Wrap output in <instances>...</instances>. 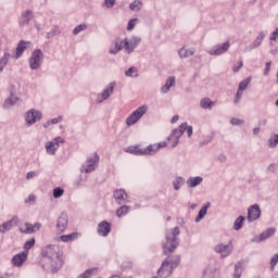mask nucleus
Listing matches in <instances>:
<instances>
[{
    "instance_id": "obj_1",
    "label": "nucleus",
    "mask_w": 278,
    "mask_h": 278,
    "mask_svg": "<svg viewBox=\"0 0 278 278\" xmlns=\"http://www.w3.org/2000/svg\"><path fill=\"white\" fill-rule=\"evenodd\" d=\"M41 255L43 257L42 268L43 270H50V273H58L62 266H64V260L62 258V251L58 245H47L42 248Z\"/></svg>"
},
{
    "instance_id": "obj_2",
    "label": "nucleus",
    "mask_w": 278,
    "mask_h": 278,
    "mask_svg": "<svg viewBox=\"0 0 278 278\" xmlns=\"http://www.w3.org/2000/svg\"><path fill=\"white\" fill-rule=\"evenodd\" d=\"M180 230L179 227H175L172 230H167L165 232L166 242L163 244V251L164 253H174L175 249L179 247V239H177V236H179Z\"/></svg>"
},
{
    "instance_id": "obj_3",
    "label": "nucleus",
    "mask_w": 278,
    "mask_h": 278,
    "mask_svg": "<svg viewBox=\"0 0 278 278\" xmlns=\"http://www.w3.org/2000/svg\"><path fill=\"white\" fill-rule=\"evenodd\" d=\"M43 62L45 53L40 49H35L28 59L30 71H38V68L42 67Z\"/></svg>"
},
{
    "instance_id": "obj_4",
    "label": "nucleus",
    "mask_w": 278,
    "mask_h": 278,
    "mask_svg": "<svg viewBox=\"0 0 278 278\" xmlns=\"http://www.w3.org/2000/svg\"><path fill=\"white\" fill-rule=\"evenodd\" d=\"M123 40V49L127 55H131L136 49L140 46L142 42V38L132 35L129 38L122 39Z\"/></svg>"
},
{
    "instance_id": "obj_5",
    "label": "nucleus",
    "mask_w": 278,
    "mask_h": 278,
    "mask_svg": "<svg viewBox=\"0 0 278 278\" xmlns=\"http://www.w3.org/2000/svg\"><path fill=\"white\" fill-rule=\"evenodd\" d=\"M186 127H188V123H182L178 126V128H175L172 131V134L167 138L170 149H175V147L179 144V138L184 136V132L186 131Z\"/></svg>"
},
{
    "instance_id": "obj_6",
    "label": "nucleus",
    "mask_w": 278,
    "mask_h": 278,
    "mask_svg": "<svg viewBox=\"0 0 278 278\" xmlns=\"http://www.w3.org/2000/svg\"><path fill=\"white\" fill-rule=\"evenodd\" d=\"M99 154L93 153L91 156L87 157L85 164L80 167V173H92L97 170L99 166Z\"/></svg>"
},
{
    "instance_id": "obj_7",
    "label": "nucleus",
    "mask_w": 278,
    "mask_h": 278,
    "mask_svg": "<svg viewBox=\"0 0 278 278\" xmlns=\"http://www.w3.org/2000/svg\"><path fill=\"white\" fill-rule=\"evenodd\" d=\"M147 110H149L147 105L139 106L126 118V125H128V127L136 125V123H138V121H140V118L147 114Z\"/></svg>"
},
{
    "instance_id": "obj_8",
    "label": "nucleus",
    "mask_w": 278,
    "mask_h": 278,
    "mask_svg": "<svg viewBox=\"0 0 278 278\" xmlns=\"http://www.w3.org/2000/svg\"><path fill=\"white\" fill-rule=\"evenodd\" d=\"M39 121H42V112L30 109L25 113L26 127H31V125H36Z\"/></svg>"
},
{
    "instance_id": "obj_9",
    "label": "nucleus",
    "mask_w": 278,
    "mask_h": 278,
    "mask_svg": "<svg viewBox=\"0 0 278 278\" xmlns=\"http://www.w3.org/2000/svg\"><path fill=\"white\" fill-rule=\"evenodd\" d=\"M114 88H116V81L110 83L100 94H98L96 102L103 103V101H108L112 94H114Z\"/></svg>"
},
{
    "instance_id": "obj_10",
    "label": "nucleus",
    "mask_w": 278,
    "mask_h": 278,
    "mask_svg": "<svg viewBox=\"0 0 278 278\" xmlns=\"http://www.w3.org/2000/svg\"><path fill=\"white\" fill-rule=\"evenodd\" d=\"M215 253H218L220 257H229L233 251V244L229 241L227 244L219 243L214 247Z\"/></svg>"
},
{
    "instance_id": "obj_11",
    "label": "nucleus",
    "mask_w": 278,
    "mask_h": 278,
    "mask_svg": "<svg viewBox=\"0 0 278 278\" xmlns=\"http://www.w3.org/2000/svg\"><path fill=\"white\" fill-rule=\"evenodd\" d=\"M31 18H34V12H31V10L27 9L23 11L18 18V25L21 29H24V27H29V23H31Z\"/></svg>"
},
{
    "instance_id": "obj_12",
    "label": "nucleus",
    "mask_w": 278,
    "mask_h": 278,
    "mask_svg": "<svg viewBox=\"0 0 278 278\" xmlns=\"http://www.w3.org/2000/svg\"><path fill=\"white\" fill-rule=\"evenodd\" d=\"M230 47H231V45L229 43V41H226L224 43H218V45L214 46L208 51V54L210 55H223L224 53H227V51H229Z\"/></svg>"
},
{
    "instance_id": "obj_13",
    "label": "nucleus",
    "mask_w": 278,
    "mask_h": 278,
    "mask_svg": "<svg viewBox=\"0 0 278 278\" xmlns=\"http://www.w3.org/2000/svg\"><path fill=\"white\" fill-rule=\"evenodd\" d=\"M262 216V210L260 204H254L248 208V222L253 223Z\"/></svg>"
},
{
    "instance_id": "obj_14",
    "label": "nucleus",
    "mask_w": 278,
    "mask_h": 278,
    "mask_svg": "<svg viewBox=\"0 0 278 278\" xmlns=\"http://www.w3.org/2000/svg\"><path fill=\"white\" fill-rule=\"evenodd\" d=\"M68 227V215L66 213H61L56 219V231L58 233H64Z\"/></svg>"
},
{
    "instance_id": "obj_15",
    "label": "nucleus",
    "mask_w": 278,
    "mask_h": 278,
    "mask_svg": "<svg viewBox=\"0 0 278 278\" xmlns=\"http://www.w3.org/2000/svg\"><path fill=\"white\" fill-rule=\"evenodd\" d=\"M173 270H175V268L170 264H168V260H165L162 263L160 269L157 270V275L159 277L167 278L170 277V275H173Z\"/></svg>"
},
{
    "instance_id": "obj_16",
    "label": "nucleus",
    "mask_w": 278,
    "mask_h": 278,
    "mask_svg": "<svg viewBox=\"0 0 278 278\" xmlns=\"http://www.w3.org/2000/svg\"><path fill=\"white\" fill-rule=\"evenodd\" d=\"M27 255H29V252L27 251H23L18 254H15L11 260V264L13 266H16V268H21V266H23V264L27 262Z\"/></svg>"
},
{
    "instance_id": "obj_17",
    "label": "nucleus",
    "mask_w": 278,
    "mask_h": 278,
    "mask_svg": "<svg viewBox=\"0 0 278 278\" xmlns=\"http://www.w3.org/2000/svg\"><path fill=\"white\" fill-rule=\"evenodd\" d=\"M266 38V33L261 31L256 39L251 43L250 46L244 48V53H249V51H253V49H257L261 47L262 42H264V39Z\"/></svg>"
},
{
    "instance_id": "obj_18",
    "label": "nucleus",
    "mask_w": 278,
    "mask_h": 278,
    "mask_svg": "<svg viewBox=\"0 0 278 278\" xmlns=\"http://www.w3.org/2000/svg\"><path fill=\"white\" fill-rule=\"evenodd\" d=\"M121 51H123V39H114L109 48V53L111 55H117Z\"/></svg>"
},
{
    "instance_id": "obj_19",
    "label": "nucleus",
    "mask_w": 278,
    "mask_h": 278,
    "mask_svg": "<svg viewBox=\"0 0 278 278\" xmlns=\"http://www.w3.org/2000/svg\"><path fill=\"white\" fill-rule=\"evenodd\" d=\"M29 45H31V42L21 40L16 46L15 54L13 55L14 60L23 58V53H25V50L27 49V47H29Z\"/></svg>"
},
{
    "instance_id": "obj_20",
    "label": "nucleus",
    "mask_w": 278,
    "mask_h": 278,
    "mask_svg": "<svg viewBox=\"0 0 278 278\" xmlns=\"http://www.w3.org/2000/svg\"><path fill=\"white\" fill-rule=\"evenodd\" d=\"M98 235L102 236L103 238L108 237L110 235V232L112 231V224H110L109 222H101L98 225Z\"/></svg>"
},
{
    "instance_id": "obj_21",
    "label": "nucleus",
    "mask_w": 278,
    "mask_h": 278,
    "mask_svg": "<svg viewBox=\"0 0 278 278\" xmlns=\"http://www.w3.org/2000/svg\"><path fill=\"white\" fill-rule=\"evenodd\" d=\"M18 225V216H13L9 222L0 225V233H5V231H10L13 227Z\"/></svg>"
},
{
    "instance_id": "obj_22",
    "label": "nucleus",
    "mask_w": 278,
    "mask_h": 278,
    "mask_svg": "<svg viewBox=\"0 0 278 278\" xmlns=\"http://www.w3.org/2000/svg\"><path fill=\"white\" fill-rule=\"evenodd\" d=\"M113 197L118 205H123V203H127V192L125 189H117L114 191Z\"/></svg>"
},
{
    "instance_id": "obj_23",
    "label": "nucleus",
    "mask_w": 278,
    "mask_h": 278,
    "mask_svg": "<svg viewBox=\"0 0 278 278\" xmlns=\"http://www.w3.org/2000/svg\"><path fill=\"white\" fill-rule=\"evenodd\" d=\"M277 229L276 228H268L267 230L263 231L258 238H254L252 242H264V240H268V238H273L275 236Z\"/></svg>"
},
{
    "instance_id": "obj_24",
    "label": "nucleus",
    "mask_w": 278,
    "mask_h": 278,
    "mask_svg": "<svg viewBox=\"0 0 278 278\" xmlns=\"http://www.w3.org/2000/svg\"><path fill=\"white\" fill-rule=\"evenodd\" d=\"M21 101V98L18 96H10L4 100L2 108L3 110H12L14 105H16Z\"/></svg>"
},
{
    "instance_id": "obj_25",
    "label": "nucleus",
    "mask_w": 278,
    "mask_h": 278,
    "mask_svg": "<svg viewBox=\"0 0 278 278\" xmlns=\"http://www.w3.org/2000/svg\"><path fill=\"white\" fill-rule=\"evenodd\" d=\"M42 227L41 223H35V224H25V229L21 230L22 233H36V231H40V228Z\"/></svg>"
},
{
    "instance_id": "obj_26",
    "label": "nucleus",
    "mask_w": 278,
    "mask_h": 278,
    "mask_svg": "<svg viewBox=\"0 0 278 278\" xmlns=\"http://www.w3.org/2000/svg\"><path fill=\"white\" fill-rule=\"evenodd\" d=\"M189 188H197V186H201L203 184V177L194 176L189 177L186 181Z\"/></svg>"
},
{
    "instance_id": "obj_27",
    "label": "nucleus",
    "mask_w": 278,
    "mask_h": 278,
    "mask_svg": "<svg viewBox=\"0 0 278 278\" xmlns=\"http://www.w3.org/2000/svg\"><path fill=\"white\" fill-rule=\"evenodd\" d=\"M10 58H12L10 51L8 49H4L3 55L0 58V73H3V70L5 68V66H8Z\"/></svg>"
},
{
    "instance_id": "obj_28",
    "label": "nucleus",
    "mask_w": 278,
    "mask_h": 278,
    "mask_svg": "<svg viewBox=\"0 0 278 278\" xmlns=\"http://www.w3.org/2000/svg\"><path fill=\"white\" fill-rule=\"evenodd\" d=\"M175 86V76H170L166 81L165 86L161 87L162 94H168L170 92V88Z\"/></svg>"
},
{
    "instance_id": "obj_29",
    "label": "nucleus",
    "mask_w": 278,
    "mask_h": 278,
    "mask_svg": "<svg viewBox=\"0 0 278 278\" xmlns=\"http://www.w3.org/2000/svg\"><path fill=\"white\" fill-rule=\"evenodd\" d=\"M211 203L206 202L202 208L199 211L198 216L195 217V223H201V220H203V218H205V214H207V210H210L211 207Z\"/></svg>"
},
{
    "instance_id": "obj_30",
    "label": "nucleus",
    "mask_w": 278,
    "mask_h": 278,
    "mask_svg": "<svg viewBox=\"0 0 278 278\" xmlns=\"http://www.w3.org/2000/svg\"><path fill=\"white\" fill-rule=\"evenodd\" d=\"M46 152L48 155H55L58 152V144H55L53 141H48L45 143Z\"/></svg>"
},
{
    "instance_id": "obj_31",
    "label": "nucleus",
    "mask_w": 278,
    "mask_h": 278,
    "mask_svg": "<svg viewBox=\"0 0 278 278\" xmlns=\"http://www.w3.org/2000/svg\"><path fill=\"white\" fill-rule=\"evenodd\" d=\"M9 93L12 97H17L16 94H18V92H21V84L14 81V83H10L9 85Z\"/></svg>"
},
{
    "instance_id": "obj_32",
    "label": "nucleus",
    "mask_w": 278,
    "mask_h": 278,
    "mask_svg": "<svg viewBox=\"0 0 278 278\" xmlns=\"http://www.w3.org/2000/svg\"><path fill=\"white\" fill-rule=\"evenodd\" d=\"M77 238H79V233L72 232L70 235L60 236L59 240H61V242H73V241L77 240Z\"/></svg>"
},
{
    "instance_id": "obj_33",
    "label": "nucleus",
    "mask_w": 278,
    "mask_h": 278,
    "mask_svg": "<svg viewBox=\"0 0 278 278\" xmlns=\"http://www.w3.org/2000/svg\"><path fill=\"white\" fill-rule=\"evenodd\" d=\"M178 55L181 60L186 58H192V55H194V49H188L184 47L178 51Z\"/></svg>"
},
{
    "instance_id": "obj_34",
    "label": "nucleus",
    "mask_w": 278,
    "mask_h": 278,
    "mask_svg": "<svg viewBox=\"0 0 278 278\" xmlns=\"http://www.w3.org/2000/svg\"><path fill=\"white\" fill-rule=\"evenodd\" d=\"M185 184H186V178H184L181 176H176V178L173 180V188L176 191L181 190V187Z\"/></svg>"
},
{
    "instance_id": "obj_35",
    "label": "nucleus",
    "mask_w": 278,
    "mask_h": 278,
    "mask_svg": "<svg viewBox=\"0 0 278 278\" xmlns=\"http://www.w3.org/2000/svg\"><path fill=\"white\" fill-rule=\"evenodd\" d=\"M126 153H131L132 155H144V150L138 146L128 147L125 149Z\"/></svg>"
},
{
    "instance_id": "obj_36",
    "label": "nucleus",
    "mask_w": 278,
    "mask_h": 278,
    "mask_svg": "<svg viewBox=\"0 0 278 278\" xmlns=\"http://www.w3.org/2000/svg\"><path fill=\"white\" fill-rule=\"evenodd\" d=\"M214 102L210 98H203L200 100V108L202 110H212Z\"/></svg>"
},
{
    "instance_id": "obj_37",
    "label": "nucleus",
    "mask_w": 278,
    "mask_h": 278,
    "mask_svg": "<svg viewBox=\"0 0 278 278\" xmlns=\"http://www.w3.org/2000/svg\"><path fill=\"white\" fill-rule=\"evenodd\" d=\"M168 264L172 266V268H177V266H179V262H181V257L179 255H173V256H168Z\"/></svg>"
},
{
    "instance_id": "obj_38",
    "label": "nucleus",
    "mask_w": 278,
    "mask_h": 278,
    "mask_svg": "<svg viewBox=\"0 0 278 278\" xmlns=\"http://www.w3.org/2000/svg\"><path fill=\"white\" fill-rule=\"evenodd\" d=\"M97 267L89 268L85 270L83 274H80L77 278H92L94 275H97Z\"/></svg>"
},
{
    "instance_id": "obj_39",
    "label": "nucleus",
    "mask_w": 278,
    "mask_h": 278,
    "mask_svg": "<svg viewBox=\"0 0 278 278\" xmlns=\"http://www.w3.org/2000/svg\"><path fill=\"white\" fill-rule=\"evenodd\" d=\"M159 151L160 150H157V144H150L143 149V155H155V153Z\"/></svg>"
},
{
    "instance_id": "obj_40",
    "label": "nucleus",
    "mask_w": 278,
    "mask_h": 278,
    "mask_svg": "<svg viewBox=\"0 0 278 278\" xmlns=\"http://www.w3.org/2000/svg\"><path fill=\"white\" fill-rule=\"evenodd\" d=\"M142 2L140 0H135L129 4V10H131V12H140V10H142Z\"/></svg>"
},
{
    "instance_id": "obj_41",
    "label": "nucleus",
    "mask_w": 278,
    "mask_h": 278,
    "mask_svg": "<svg viewBox=\"0 0 278 278\" xmlns=\"http://www.w3.org/2000/svg\"><path fill=\"white\" fill-rule=\"evenodd\" d=\"M244 216H239L235 223H233V229L235 231H240V229H242V227L244 226Z\"/></svg>"
},
{
    "instance_id": "obj_42",
    "label": "nucleus",
    "mask_w": 278,
    "mask_h": 278,
    "mask_svg": "<svg viewBox=\"0 0 278 278\" xmlns=\"http://www.w3.org/2000/svg\"><path fill=\"white\" fill-rule=\"evenodd\" d=\"M129 210H131V208L129 206H127V205L121 206L116 211V216L118 218H123V216H127V214H129Z\"/></svg>"
},
{
    "instance_id": "obj_43",
    "label": "nucleus",
    "mask_w": 278,
    "mask_h": 278,
    "mask_svg": "<svg viewBox=\"0 0 278 278\" xmlns=\"http://www.w3.org/2000/svg\"><path fill=\"white\" fill-rule=\"evenodd\" d=\"M242 262H238L236 265H235V271H233V278H240L242 277Z\"/></svg>"
},
{
    "instance_id": "obj_44",
    "label": "nucleus",
    "mask_w": 278,
    "mask_h": 278,
    "mask_svg": "<svg viewBox=\"0 0 278 278\" xmlns=\"http://www.w3.org/2000/svg\"><path fill=\"white\" fill-rule=\"evenodd\" d=\"M249 84H251V77L243 79L239 83L238 90L244 91L247 88H249Z\"/></svg>"
},
{
    "instance_id": "obj_45",
    "label": "nucleus",
    "mask_w": 278,
    "mask_h": 278,
    "mask_svg": "<svg viewBox=\"0 0 278 278\" xmlns=\"http://www.w3.org/2000/svg\"><path fill=\"white\" fill-rule=\"evenodd\" d=\"M34 244H36V239L35 238H31V239L27 240L24 244V250L28 252L29 249H34Z\"/></svg>"
},
{
    "instance_id": "obj_46",
    "label": "nucleus",
    "mask_w": 278,
    "mask_h": 278,
    "mask_svg": "<svg viewBox=\"0 0 278 278\" xmlns=\"http://www.w3.org/2000/svg\"><path fill=\"white\" fill-rule=\"evenodd\" d=\"M278 144V138L274 135L268 139V148L269 149H275Z\"/></svg>"
},
{
    "instance_id": "obj_47",
    "label": "nucleus",
    "mask_w": 278,
    "mask_h": 278,
    "mask_svg": "<svg viewBox=\"0 0 278 278\" xmlns=\"http://www.w3.org/2000/svg\"><path fill=\"white\" fill-rule=\"evenodd\" d=\"M126 77H138V71L135 67H129L125 72Z\"/></svg>"
},
{
    "instance_id": "obj_48",
    "label": "nucleus",
    "mask_w": 278,
    "mask_h": 278,
    "mask_svg": "<svg viewBox=\"0 0 278 278\" xmlns=\"http://www.w3.org/2000/svg\"><path fill=\"white\" fill-rule=\"evenodd\" d=\"M87 27L88 26H86V24H80V25L76 26L73 30L74 36L81 34V31H85V29H87Z\"/></svg>"
},
{
    "instance_id": "obj_49",
    "label": "nucleus",
    "mask_w": 278,
    "mask_h": 278,
    "mask_svg": "<svg viewBox=\"0 0 278 278\" xmlns=\"http://www.w3.org/2000/svg\"><path fill=\"white\" fill-rule=\"evenodd\" d=\"M63 195H64V189H62L60 187L54 188V190H53V198L54 199H60Z\"/></svg>"
},
{
    "instance_id": "obj_50",
    "label": "nucleus",
    "mask_w": 278,
    "mask_h": 278,
    "mask_svg": "<svg viewBox=\"0 0 278 278\" xmlns=\"http://www.w3.org/2000/svg\"><path fill=\"white\" fill-rule=\"evenodd\" d=\"M54 36H60V29L53 28L49 33H47V39L51 40Z\"/></svg>"
},
{
    "instance_id": "obj_51",
    "label": "nucleus",
    "mask_w": 278,
    "mask_h": 278,
    "mask_svg": "<svg viewBox=\"0 0 278 278\" xmlns=\"http://www.w3.org/2000/svg\"><path fill=\"white\" fill-rule=\"evenodd\" d=\"M277 264H278V253L271 256L270 258V269L275 270V267L277 266Z\"/></svg>"
},
{
    "instance_id": "obj_52",
    "label": "nucleus",
    "mask_w": 278,
    "mask_h": 278,
    "mask_svg": "<svg viewBox=\"0 0 278 278\" xmlns=\"http://www.w3.org/2000/svg\"><path fill=\"white\" fill-rule=\"evenodd\" d=\"M243 92L244 91H242L240 89L237 90V93H236V97H235V100H233L235 105H238V103H240V100L242 99Z\"/></svg>"
},
{
    "instance_id": "obj_53",
    "label": "nucleus",
    "mask_w": 278,
    "mask_h": 278,
    "mask_svg": "<svg viewBox=\"0 0 278 278\" xmlns=\"http://www.w3.org/2000/svg\"><path fill=\"white\" fill-rule=\"evenodd\" d=\"M138 22V18H132L128 22L127 29L128 31H131L136 27V23Z\"/></svg>"
},
{
    "instance_id": "obj_54",
    "label": "nucleus",
    "mask_w": 278,
    "mask_h": 278,
    "mask_svg": "<svg viewBox=\"0 0 278 278\" xmlns=\"http://www.w3.org/2000/svg\"><path fill=\"white\" fill-rule=\"evenodd\" d=\"M104 5L110 10L116 5V0H104Z\"/></svg>"
},
{
    "instance_id": "obj_55",
    "label": "nucleus",
    "mask_w": 278,
    "mask_h": 278,
    "mask_svg": "<svg viewBox=\"0 0 278 278\" xmlns=\"http://www.w3.org/2000/svg\"><path fill=\"white\" fill-rule=\"evenodd\" d=\"M52 142L58 146V149H60V144H64V138L56 137L52 140Z\"/></svg>"
},
{
    "instance_id": "obj_56",
    "label": "nucleus",
    "mask_w": 278,
    "mask_h": 278,
    "mask_svg": "<svg viewBox=\"0 0 278 278\" xmlns=\"http://www.w3.org/2000/svg\"><path fill=\"white\" fill-rule=\"evenodd\" d=\"M242 66H244V63H243L242 61H239V62L237 63V65H233V66H232V71H233L235 73H238V72L240 71V68H242Z\"/></svg>"
},
{
    "instance_id": "obj_57",
    "label": "nucleus",
    "mask_w": 278,
    "mask_h": 278,
    "mask_svg": "<svg viewBox=\"0 0 278 278\" xmlns=\"http://www.w3.org/2000/svg\"><path fill=\"white\" fill-rule=\"evenodd\" d=\"M231 125H242V123H244V121L233 117L230 119Z\"/></svg>"
},
{
    "instance_id": "obj_58",
    "label": "nucleus",
    "mask_w": 278,
    "mask_h": 278,
    "mask_svg": "<svg viewBox=\"0 0 278 278\" xmlns=\"http://www.w3.org/2000/svg\"><path fill=\"white\" fill-rule=\"evenodd\" d=\"M62 121H63V117L58 116V117L50 119V123H51V125H58V123H62Z\"/></svg>"
},
{
    "instance_id": "obj_59",
    "label": "nucleus",
    "mask_w": 278,
    "mask_h": 278,
    "mask_svg": "<svg viewBox=\"0 0 278 278\" xmlns=\"http://www.w3.org/2000/svg\"><path fill=\"white\" fill-rule=\"evenodd\" d=\"M212 142V136L206 137L202 142H200V147H205Z\"/></svg>"
},
{
    "instance_id": "obj_60",
    "label": "nucleus",
    "mask_w": 278,
    "mask_h": 278,
    "mask_svg": "<svg viewBox=\"0 0 278 278\" xmlns=\"http://www.w3.org/2000/svg\"><path fill=\"white\" fill-rule=\"evenodd\" d=\"M34 177H38V173H36V172H28L27 174H26V179H34Z\"/></svg>"
},
{
    "instance_id": "obj_61",
    "label": "nucleus",
    "mask_w": 278,
    "mask_h": 278,
    "mask_svg": "<svg viewBox=\"0 0 278 278\" xmlns=\"http://www.w3.org/2000/svg\"><path fill=\"white\" fill-rule=\"evenodd\" d=\"M36 201V195L29 194L28 198L25 200V203H34Z\"/></svg>"
},
{
    "instance_id": "obj_62",
    "label": "nucleus",
    "mask_w": 278,
    "mask_h": 278,
    "mask_svg": "<svg viewBox=\"0 0 278 278\" xmlns=\"http://www.w3.org/2000/svg\"><path fill=\"white\" fill-rule=\"evenodd\" d=\"M277 38H278V28H276L274 31H273V34H271V36H270V38H269V40H277Z\"/></svg>"
},
{
    "instance_id": "obj_63",
    "label": "nucleus",
    "mask_w": 278,
    "mask_h": 278,
    "mask_svg": "<svg viewBox=\"0 0 278 278\" xmlns=\"http://www.w3.org/2000/svg\"><path fill=\"white\" fill-rule=\"evenodd\" d=\"M270 62H267L264 70V75H268L270 73Z\"/></svg>"
},
{
    "instance_id": "obj_64",
    "label": "nucleus",
    "mask_w": 278,
    "mask_h": 278,
    "mask_svg": "<svg viewBox=\"0 0 278 278\" xmlns=\"http://www.w3.org/2000/svg\"><path fill=\"white\" fill-rule=\"evenodd\" d=\"M186 129H187V136H188V138H191V137H192V131H193L192 126H188V125H187Z\"/></svg>"
}]
</instances>
